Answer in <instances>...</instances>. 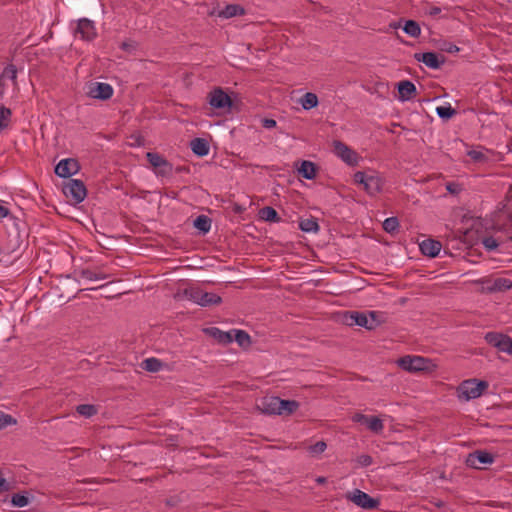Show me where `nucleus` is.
Segmentation results:
<instances>
[{
  "label": "nucleus",
  "mask_w": 512,
  "mask_h": 512,
  "mask_svg": "<svg viewBox=\"0 0 512 512\" xmlns=\"http://www.w3.org/2000/svg\"><path fill=\"white\" fill-rule=\"evenodd\" d=\"M369 416H366L362 413H356L353 417H352V420L356 423H363V424H366L367 423V420H368Z\"/></svg>",
  "instance_id": "8fccbe9b"
},
{
  "label": "nucleus",
  "mask_w": 512,
  "mask_h": 512,
  "mask_svg": "<svg viewBox=\"0 0 512 512\" xmlns=\"http://www.w3.org/2000/svg\"><path fill=\"white\" fill-rule=\"evenodd\" d=\"M298 172L303 178L311 180L316 177L317 167L313 162L304 160L302 161Z\"/></svg>",
  "instance_id": "4be33fe9"
},
{
  "label": "nucleus",
  "mask_w": 512,
  "mask_h": 512,
  "mask_svg": "<svg viewBox=\"0 0 512 512\" xmlns=\"http://www.w3.org/2000/svg\"><path fill=\"white\" fill-rule=\"evenodd\" d=\"M235 333L234 340L243 348H247L251 345L250 335L243 330H233Z\"/></svg>",
  "instance_id": "473e14b6"
},
{
  "label": "nucleus",
  "mask_w": 512,
  "mask_h": 512,
  "mask_svg": "<svg viewBox=\"0 0 512 512\" xmlns=\"http://www.w3.org/2000/svg\"><path fill=\"white\" fill-rule=\"evenodd\" d=\"M357 462L363 466V467H367L369 465H371L373 463V459L370 455H367V454H362L360 455L358 458H357Z\"/></svg>",
  "instance_id": "37998d69"
},
{
  "label": "nucleus",
  "mask_w": 512,
  "mask_h": 512,
  "mask_svg": "<svg viewBox=\"0 0 512 512\" xmlns=\"http://www.w3.org/2000/svg\"><path fill=\"white\" fill-rule=\"evenodd\" d=\"M446 189L449 193L453 194V195H457L461 192L462 190V187L460 184L458 183H454V182H450L446 185Z\"/></svg>",
  "instance_id": "c03bdc74"
},
{
  "label": "nucleus",
  "mask_w": 512,
  "mask_h": 512,
  "mask_svg": "<svg viewBox=\"0 0 512 512\" xmlns=\"http://www.w3.org/2000/svg\"><path fill=\"white\" fill-rule=\"evenodd\" d=\"M221 302L222 298L215 293L203 292L200 294L199 305L201 306L218 305Z\"/></svg>",
  "instance_id": "a878e982"
},
{
  "label": "nucleus",
  "mask_w": 512,
  "mask_h": 512,
  "mask_svg": "<svg viewBox=\"0 0 512 512\" xmlns=\"http://www.w3.org/2000/svg\"><path fill=\"white\" fill-rule=\"evenodd\" d=\"M208 102L215 109L231 108L233 104L231 97L220 87L208 94Z\"/></svg>",
  "instance_id": "6e6552de"
},
{
  "label": "nucleus",
  "mask_w": 512,
  "mask_h": 512,
  "mask_svg": "<svg viewBox=\"0 0 512 512\" xmlns=\"http://www.w3.org/2000/svg\"><path fill=\"white\" fill-rule=\"evenodd\" d=\"M300 103L304 110H310L312 108H315L318 105L319 101L315 93L307 92L301 97Z\"/></svg>",
  "instance_id": "bb28decb"
},
{
  "label": "nucleus",
  "mask_w": 512,
  "mask_h": 512,
  "mask_svg": "<svg viewBox=\"0 0 512 512\" xmlns=\"http://www.w3.org/2000/svg\"><path fill=\"white\" fill-rule=\"evenodd\" d=\"M90 95L95 99L107 100L113 95V88L107 83H96L90 89Z\"/></svg>",
  "instance_id": "f3484780"
},
{
  "label": "nucleus",
  "mask_w": 512,
  "mask_h": 512,
  "mask_svg": "<svg viewBox=\"0 0 512 512\" xmlns=\"http://www.w3.org/2000/svg\"><path fill=\"white\" fill-rule=\"evenodd\" d=\"M107 278V275L104 274V273H96V280H102V279H106Z\"/></svg>",
  "instance_id": "4d7b16f0"
},
{
  "label": "nucleus",
  "mask_w": 512,
  "mask_h": 512,
  "mask_svg": "<svg viewBox=\"0 0 512 512\" xmlns=\"http://www.w3.org/2000/svg\"><path fill=\"white\" fill-rule=\"evenodd\" d=\"M403 30L406 34L414 38L419 37L421 34V28L419 24L414 20H407L405 22Z\"/></svg>",
  "instance_id": "7c9ffc66"
},
{
  "label": "nucleus",
  "mask_w": 512,
  "mask_h": 512,
  "mask_svg": "<svg viewBox=\"0 0 512 512\" xmlns=\"http://www.w3.org/2000/svg\"><path fill=\"white\" fill-rule=\"evenodd\" d=\"M17 78V68L15 65L10 64L6 66L0 76V97L4 93V80L10 79L13 82L16 81ZM11 115L10 109L4 107L3 105H0V130L5 128L7 126V122L9 120V117Z\"/></svg>",
  "instance_id": "20e7f679"
},
{
  "label": "nucleus",
  "mask_w": 512,
  "mask_h": 512,
  "mask_svg": "<svg viewBox=\"0 0 512 512\" xmlns=\"http://www.w3.org/2000/svg\"><path fill=\"white\" fill-rule=\"evenodd\" d=\"M326 448H327V444L324 441H318L314 445H310L308 447V452L312 456H317V455H320L321 453H323L326 450Z\"/></svg>",
  "instance_id": "4c0bfd02"
},
{
  "label": "nucleus",
  "mask_w": 512,
  "mask_h": 512,
  "mask_svg": "<svg viewBox=\"0 0 512 512\" xmlns=\"http://www.w3.org/2000/svg\"><path fill=\"white\" fill-rule=\"evenodd\" d=\"M146 158L151 166L158 169V174L165 176L172 172V164L162 155L155 152H147Z\"/></svg>",
  "instance_id": "f8f14e48"
},
{
  "label": "nucleus",
  "mask_w": 512,
  "mask_h": 512,
  "mask_svg": "<svg viewBox=\"0 0 512 512\" xmlns=\"http://www.w3.org/2000/svg\"><path fill=\"white\" fill-rule=\"evenodd\" d=\"M245 9L238 4H228L219 12V16L223 18H232L238 15H244Z\"/></svg>",
  "instance_id": "5701e85b"
},
{
  "label": "nucleus",
  "mask_w": 512,
  "mask_h": 512,
  "mask_svg": "<svg viewBox=\"0 0 512 512\" xmlns=\"http://www.w3.org/2000/svg\"><path fill=\"white\" fill-rule=\"evenodd\" d=\"M191 150L197 156L203 157L209 153L210 147L207 140L203 138H195L190 143Z\"/></svg>",
  "instance_id": "412c9836"
},
{
  "label": "nucleus",
  "mask_w": 512,
  "mask_h": 512,
  "mask_svg": "<svg viewBox=\"0 0 512 512\" xmlns=\"http://www.w3.org/2000/svg\"><path fill=\"white\" fill-rule=\"evenodd\" d=\"M494 462V456L484 450H476L469 453L466 458V464L469 467L480 469L481 465L492 464Z\"/></svg>",
  "instance_id": "9b49d317"
},
{
  "label": "nucleus",
  "mask_w": 512,
  "mask_h": 512,
  "mask_svg": "<svg viewBox=\"0 0 512 512\" xmlns=\"http://www.w3.org/2000/svg\"><path fill=\"white\" fill-rule=\"evenodd\" d=\"M383 185V179L378 174L373 172L369 174L365 182L364 189L369 195L374 196L381 192Z\"/></svg>",
  "instance_id": "dca6fc26"
},
{
  "label": "nucleus",
  "mask_w": 512,
  "mask_h": 512,
  "mask_svg": "<svg viewBox=\"0 0 512 512\" xmlns=\"http://www.w3.org/2000/svg\"><path fill=\"white\" fill-rule=\"evenodd\" d=\"M347 499L364 509H376L379 506L378 499L372 498L370 495L359 489H355L353 492L348 493Z\"/></svg>",
  "instance_id": "0eeeda50"
},
{
  "label": "nucleus",
  "mask_w": 512,
  "mask_h": 512,
  "mask_svg": "<svg viewBox=\"0 0 512 512\" xmlns=\"http://www.w3.org/2000/svg\"><path fill=\"white\" fill-rule=\"evenodd\" d=\"M399 99L401 101H408L416 94V86L409 80L400 81L397 84Z\"/></svg>",
  "instance_id": "6ab92c4d"
},
{
  "label": "nucleus",
  "mask_w": 512,
  "mask_h": 512,
  "mask_svg": "<svg viewBox=\"0 0 512 512\" xmlns=\"http://www.w3.org/2000/svg\"><path fill=\"white\" fill-rule=\"evenodd\" d=\"M299 228L303 232L316 233L319 230V225L315 218H308V219H303L299 222Z\"/></svg>",
  "instance_id": "c756f323"
},
{
  "label": "nucleus",
  "mask_w": 512,
  "mask_h": 512,
  "mask_svg": "<svg viewBox=\"0 0 512 512\" xmlns=\"http://www.w3.org/2000/svg\"><path fill=\"white\" fill-rule=\"evenodd\" d=\"M368 176L369 174L362 171H358L354 174V181L364 186Z\"/></svg>",
  "instance_id": "a18cd8bd"
},
{
  "label": "nucleus",
  "mask_w": 512,
  "mask_h": 512,
  "mask_svg": "<svg viewBox=\"0 0 512 512\" xmlns=\"http://www.w3.org/2000/svg\"><path fill=\"white\" fill-rule=\"evenodd\" d=\"M397 365L408 372L431 371L434 367L431 359L422 356L406 355L397 360Z\"/></svg>",
  "instance_id": "f03ea898"
},
{
  "label": "nucleus",
  "mask_w": 512,
  "mask_h": 512,
  "mask_svg": "<svg viewBox=\"0 0 512 512\" xmlns=\"http://www.w3.org/2000/svg\"><path fill=\"white\" fill-rule=\"evenodd\" d=\"M485 289L489 292L506 291L512 288V281L508 278H496L493 281H486Z\"/></svg>",
  "instance_id": "aec40b11"
},
{
  "label": "nucleus",
  "mask_w": 512,
  "mask_h": 512,
  "mask_svg": "<svg viewBox=\"0 0 512 512\" xmlns=\"http://www.w3.org/2000/svg\"><path fill=\"white\" fill-rule=\"evenodd\" d=\"M366 425L368 429L374 433H381L384 429L382 420L376 416L369 417Z\"/></svg>",
  "instance_id": "f704fd0d"
},
{
  "label": "nucleus",
  "mask_w": 512,
  "mask_h": 512,
  "mask_svg": "<svg viewBox=\"0 0 512 512\" xmlns=\"http://www.w3.org/2000/svg\"><path fill=\"white\" fill-rule=\"evenodd\" d=\"M259 216L262 220L268 221V222H279L280 217L277 213V211L270 206H266L260 209Z\"/></svg>",
  "instance_id": "cd10ccee"
},
{
  "label": "nucleus",
  "mask_w": 512,
  "mask_h": 512,
  "mask_svg": "<svg viewBox=\"0 0 512 512\" xmlns=\"http://www.w3.org/2000/svg\"><path fill=\"white\" fill-rule=\"evenodd\" d=\"M423 255L428 257H436L441 250V243L437 240L426 239L419 244Z\"/></svg>",
  "instance_id": "a211bd4d"
},
{
  "label": "nucleus",
  "mask_w": 512,
  "mask_h": 512,
  "mask_svg": "<svg viewBox=\"0 0 512 512\" xmlns=\"http://www.w3.org/2000/svg\"><path fill=\"white\" fill-rule=\"evenodd\" d=\"M63 193L74 204L81 203L86 195L87 190L83 181L78 179H70L63 186Z\"/></svg>",
  "instance_id": "39448f33"
},
{
  "label": "nucleus",
  "mask_w": 512,
  "mask_h": 512,
  "mask_svg": "<svg viewBox=\"0 0 512 512\" xmlns=\"http://www.w3.org/2000/svg\"><path fill=\"white\" fill-rule=\"evenodd\" d=\"M441 12V8L437 7V6H433L430 8L428 14L431 15V16H436L438 15L439 13Z\"/></svg>",
  "instance_id": "5fc2aeb1"
},
{
  "label": "nucleus",
  "mask_w": 512,
  "mask_h": 512,
  "mask_svg": "<svg viewBox=\"0 0 512 512\" xmlns=\"http://www.w3.org/2000/svg\"><path fill=\"white\" fill-rule=\"evenodd\" d=\"M414 58L432 69H439L445 63V57L435 52L415 53Z\"/></svg>",
  "instance_id": "ddd939ff"
},
{
  "label": "nucleus",
  "mask_w": 512,
  "mask_h": 512,
  "mask_svg": "<svg viewBox=\"0 0 512 512\" xmlns=\"http://www.w3.org/2000/svg\"><path fill=\"white\" fill-rule=\"evenodd\" d=\"M234 211L237 213H240V212H242V208L240 206L236 205L234 208Z\"/></svg>",
  "instance_id": "13d9d810"
},
{
  "label": "nucleus",
  "mask_w": 512,
  "mask_h": 512,
  "mask_svg": "<svg viewBox=\"0 0 512 512\" xmlns=\"http://www.w3.org/2000/svg\"><path fill=\"white\" fill-rule=\"evenodd\" d=\"M80 169L79 162L74 158L62 159L55 167V174L61 178H69Z\"/></svg>",
  "instance_id": "9d476101"
},
{
  "label": "nucleus",
  "mask_w": 512,
  "mask_h": 512,
  "mask_svg": "<svg viewBox=\"0 0 512 512\" xmlns=\"http://www.w3.org/2000/svg\"><path fill=\"white\" fill-rule=\"evenodd\" d=\"M202 293H203V291H201L199 289H186L185 290V295L197 304H199L200 294H202Z\"/></svg>",
  "instance_id": "79ce46f5"
},
{
  "label": "nucleus",
  "mask_w": 512,
  "mask_h": 512,
  "mask_svg": "<svg viewBox=\"0 0 512 512\" xmlns=\"http://www.w3.org/2000/svg\"><path fill=\"white\" fill-rule=\"evenodd\" d=\"M76 33L81 35L83 40H92L96 36L95 26L93 21L82 18L78 21Z\"/></svg>",
  "instance_id": "2eb2a0df"
},
{
  "label": "nucleus",
  "mask_w": 512,
  "mask_h": 512,
  "mask_svg": "<svg viewBox=\"0 0 512 512\" xmlns=\"http://www.w3.org/2000/svg\"><path fill=\"white\" fill-rule=\"evenodd\" d=\"M489 384L486 381H478L477 379H469L463 381L458 389V397L465 401L480 397L483 392L488 388Z\"/></svg>",
  "instance_id": "7ed1b4c3"
},
{
  "label": "nucleus",
  "mask_w": 512,
  "mask_h": 512,
  "mask_svg": "<svg viewBox=\"0 0 512 512\" xmlns=\"http://www.w3.org/2000/svg\"><path fill=\"white\" fill-rule=\"evenodd\" d=\"M163 367V363L154 357L147 358L142 362V368L148 372H158Z\"/></svg>",
  "instance_id": "c85d7f7f"
},
{
  "label": "nucleus",
  "mask_w": 512,
  "mask_h": 512,
  "mask_svg": "<svg viewBox=\"0 0 512 512\" xmlns=\"http://www.w3.org/2000/svg\"><path fill=\"white\" fill-rule=\"evenodd\" d=\"M207 332L220 343L228 344L233 341L231 332H224L216 327L207 329Z\"/></svg>",
  "instance_id": "b1692460"
},
{
  "label": "nucleus",
  "mask_w": 512,
  "mask_h": 512,
  "mask_svg": "<svg viewBox=\"0 0 512 512\" xmlns=\"http://www.w3.org/2000/svg\"><path fill=\"white\" fill-rule=\"evenodd\" d=\"M441 50L448 53H456L459 51V48L455 44L444 42L441 46Z\"/></svg>",
  "instance_id": "49530a36"
},
{
  "label": "nucleus",
  "mask_w": 512,
  "mask_h": 512,
  "mask_svg": "<svg viewBox=\"0 0 512 512\" xmlns=\"http://www.w3.org/2000/svg\"><path fill=\"white\" fill-rule=\"evenodd\" d=\"M315 481L319 484V485H323L327 482V478L324 477V476H318Z\"/></svg>",
  "instance_id": "6e6d98bb"
},
{
  "label": "nucleus",
  "mask_w": 512,
  "mask_h": 512,
  "mask_svg": "<svg viewBox=\"0 0 512 512\" xmlns=\"http://www.w3.org/2000/svg\"><path fill=\"white\" fill-rule=\"evenodd\" d=\"M382 226L387 233L393 234L398 231L399 221L396 217H389L384 220Z\"/></svg>",
  "instance_id": "c9c22d12"
},
{
  "label": "nucleus",
  "mask_w": 512,
  "mask_h": 512,
  "mask_svg": "<svg viewBox=\"0 0 512 512\" xmlns=\"http://www.w3.org/2000/svg\"><path fill=\"white\" fill-rule=\"evenodd\" d=\"M484 339L489 345L497 348L498 351L512 355V338L508 335L499 332H488Z\"/></svg>",
  "instance_id": "423d86ee"
},
{
  "label": "nucleus",
  "mask_w": 512,
  "mask_h": 512,
  "mask_svg": "<svg viewBox=\"0 0 512 512\" xmlns=\"http://www.w3.org/2000/svg\"><path fill=\"white\" fill-rule=\"evenodd\" d=\"M481 242L488 251L495 250L499 246L498 240L492 236L484 237Z\"/></svg>",
  "instance_id": "ea45409f"
},
{
  "label": "nucleus",
  "mask_w": 512,
  "mask_h": 512,
  "mask_svg": "<svg viewBox=\"0 0 512 512\" xmlns=\"http://www.w3.org/2000/svg\"><path fill=\"white\" fill-rule=\"evenodd\" d=\"M11 502L14 506L24 507L29 503V500L27 496L17 493L12 496Z\"/></svg>",
  "instance_id": "a19ab883"
},
{
  "label": "nucleus",
  "mask_w": 512,
  "mask_h": 512,
  "mask_svg": "<svg viewBox=\"0 0 512 512\" xmlns=\"http://www.w3.org/2000/svg\"><path fill=\"white\" fill-rule=\"evenodd\" d=\"M80 276L88 280H96V272L90 269H83L80 271Z\"/></svg>",
  "instance_id": "de8ad7c7"
},
{
  "label": "nucleus",
  "mask_w": 512,
  "mask_h": 512,
  "mask_svg": "<svg viewBox=\"0 0 512 512\" xmlns=\"http://www.w3.org/2000/svg\"><path fill=\"white\" fill-rule=\"evenodd\" d=\"M278 415H291L299 408V403L295 400H283L280 398Z\"/></svg>",
  "instance_id": "393cba45"
},
{
  "label": "nucleus",
  "mask_w": 512,
  "mask_h": 512,
  "mask_svg": "<svg viewBox=\"0 0 512 512\" xmlns=\"http://www.w3.org/2000/svg\"><path fill=\"white\" fill-rule=\"evenodd\" d=\"M468 155L471 157V159H473L474 161H481L482 159H484V154L480 151H476V150H471L468 152Z\"/></svg>",
  "instance_id": "09e8293b"
},
{
  "label": "nucleus",
  "mask_w": 512,
  "mask_h": 512,
  "mask_svg": "<svg viewBox=\"0 0 512 512\" xmlns=\"http://www.w3.org/2000/svg\"><path fill=\"white\" fill-rule=\"evenodd\" d=\"M333 151L335 155L341 158L345 163L354 166L358 163V156L355 151L350 149L345 143L335 140L333 142Z\"/></svg>",
  "instance_id": "1a4fd4ad"
},
{
  "label": "nucleus",
  "mask_w": 512,
  "mask_h": 512,
  "mask_svg": "<svg viewBox=\"0 0 512 512\" xmlns=\"http://www.w3.org/2000/svg\"><path fill=\"white\" fill-rule=\"evenodd\" d=\"M17 423L16 419L13 418L9 414H5L4 412L0 411V430L6 428L9 425H15Z\"/></svg>",
  "instance_id": "58836bf2"
},
{
  "label": "nucleus",
  "mask_w": 512,
  "mask_h": 512,
  "mask_svg": "<svg viewBox=\"0 0 512 512\" xmlns=\"http://www.w3.org/2000/svg\"><path fill=\"white\" fill-rule=\"evenodd\" d=\"M76 412L86 418H90L98 413V409L92 404H80L76 407Z\"/></svg>",
  "instance_id": "72a5a7b5"
},
{
  "label": "nucleus",
  "mask_w": 512,
  "mask_h": 512,
  "mask_svg": "<svg viewBox=\"0 0 512 512\" xmlns=\"http://www.w3.org/2000/svg\"><path fill=\"white\" fill-rule=\"evenodd\" d=\"M194 226L202 233H207L211 228V219L205 215H199L194 220Z\"/></svg>",
  "instance_id": "2f4dec72"
},
{
  "label": "nucleus",
  "mask_w": 512,
  "mask_h": 512,
  "mask_svg": "<svg viewBox=\"0 0 512 512\" xmlns=\"http://www.w3.org/2000/svg\"><path fill=\"white\" fill-rule=\"evenodd\" d=\"M123 50L125 51H132L135 49V45L134 43H130V42H122L121 46H120Z\"/></svg>",
  "instance_id": "603ef678"
},
{
  "label": "nucleus",
  "mask_w": 512,
  "mask_h": 512,
  "mask_svg": "<svg viewBox=\"0 0 512 512\" xmlns=\"http://www.w3.org/2000/svg\"><path fill=\"white\" fill-rule=\"evenodd\" d=\"M10 211L7 207L0 205V219L7 217Z\"/></svg>",
  "instance_id": "864d4df0"
},
{
  "label": "nucleus",
  "mask_w": 512,
  "mask_h": 512,
  "mask_svg": "<svg viewBox=\"0 0 512 512\" xmlns=\"http://www.w3.org/2000/svg\"><path fill=\"white\" fill-rule=\"evenodd\" d=\"M436 113L440 118L448 120L456 114V110L451 106H439L436 108Z\"/></svg>",
  "instance_id": "e433bc0d"
},
{
  "label": "nucleus",
  "mask_w": 512,
  "mask_h": 512,
  "mask_svg": "<svg viewBox=\"0 0 512 512\" xmlns=\"http://www.w3.org/2000/svg\"><path fill=\"white\" fill-rule=\"evenodd\" d=\"M280 398L276 396H265L260 399L257 409L263 414L275 415L279 414Z\"/></svg>",
  "instance_id": "4468645a"
},
{
  "label": "nucleus",
  "mask_w": 512,
  "mask_h": 512,
  "mask_svg": "<svg viewBox=\"0 0 512 512\" xmlns=\"http://www.w3.org/2000/svg\"><path fill=\"white\" fill-rule=\"evenodd\" d=\"M344 321L349 326L358 325L368 330H373L381 324L379 313L376 311H347L344 314Z\"/></svg>",
  "instance_id": "f257e3e1"
},
{
  "label": "nucleus",
  "mask_w": 512,
  "mask_h": 512,
  "mask_svg": "<svg viewBox=\"0 0 512 512\" xmlns=\"http://www.w3.org/2000/svg\"><path fill=\"white\" fill-rule=\"evenodd\" d=\"M262 126L267 129L274 128L276 126V121L271 118H264L261 120Z\"/></svg>",
  "instance_id": "3c124183"
}]
</instances>
